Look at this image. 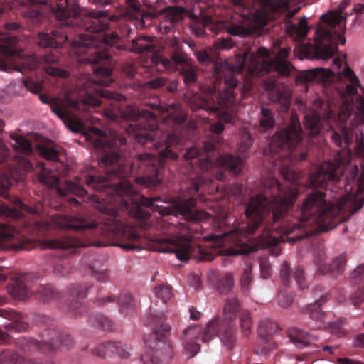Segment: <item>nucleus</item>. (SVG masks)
Returning <instances> with one entry per match:
<instances>
[{"label":"nucleus","instance_id":"obj_1","mask_svg":"<svg viewBox=\"0 0 364 364\" xmlns=\"http://www.w3.org/2000/svg\"><path fill=\"white\" fill-rule=\"evenodd\" d=\"M335 161H323L310 174L313 188H325L306 195L297 215L291 218L290 209L296 200V193L286 191L277 179L272 180V188L278 193L268 200L264 194L251 198L245 204V213L248 220L246 235H253L260 225L268 224L262 235L265 246H275L283 241L295 242L318 232L333 229L348 220L363 206L352 192L349 181H341L344 159L340 154Z\"/></svg>","mask_w":364,"mask_h":364},{"label":"nucleus","instance_id":"obj_2","mask_svg":"<svg viewBox=\"0 0 364 364\" xmlns=\"http://www.w3.org/2000/svg\"><path fill=\"white\" fill-rule=\"evenodd\" d=\"M102 220V223L87 222L77 217L56 214L50 223L36 220L34 226L41 232L48 231L52 225L75 230H92L95 235L110 241L102 245L117 246L126 250L140 249L141 235L133 226L122 221L116 210H109L103 214Z\"/></svg>","mask_w":364,"mask_h":364},{"label":"nucleus","instance_id":"obj_3","mask_svg":"<svg viewBox=\"0 0 364 364\" xmlns=\"http://www.w3.org/2000/svg\"><path fill=\"white\" fill-rule=\"evenodd\" d=\"M301 132L299 121L293 118L288 127L274 134L268 149L264 150L265 154L269 152L274 158V170L279 171L287 181L296 180V173L291 168L292 164L306 159L307 151L302 146Z\"/></svg>","mask_w":364,"mask_h":364},{"label":"nucleus","instance_id":"obj_4","mask_svg":"<svg viewBox=\"0 0 364 364\" xmlns=\"http://www.w3.org/2000/svg\"><path fill=\"white\" fill-rule=\"evenodd\" d=\"M18 38L11 34L0 35V70L6 72L33 70L38 68L45 70L48 75L66 78L69 73L55 65L59 60L56 52H50L42 55H25L16 48Z\"/></svg>","mask_w":364,"mask_h":364},{"label":"nucleus","instance_id":"obj_5","mask_svg":"<svg viewBox=\"0 0 364 364\" xmlns=\"http://www.w3.org/2000/svg\"><path fill=\"white\" fill-rule=\"evenodd\" d=\"M215 79L212 87L208 88V93L202 100L199 107L210 112L216 113L220 109H230L235 102V90L244 92L248 87L241 84V75L235 73L226 63L215 64Z\"/></svg>","mask_w":364,"mask_h":364},{"label":"nucleus","instance_id":"obj_6","mask_svg":"<svg viewBox=\"0 0 364 364\" xmlns=\"http://www.w3.org/2000/svg\"><path fill=\"white\" fill-rule=\"evenodd\" d=\"M291 53V48H282L274 58L268 59L269 51L264 47L259 48L257 53L247 52L244 54L241 68H247L252 76L262 77L275 71L281 76L290 75L293 66L287 59Z\"/></svg>","mask_w":364,"mask_h":364},{"label":"nucleus","instance_id":"obj_7","mask_svg":"<svg viewBox=\"0 0 364 364\" xmlns=\"http://www.w3.org/2000/svg\"><path fill=\"white\" fill-rule=\"evenodd\" d=\"M219 319H213L203 331L197 325H190L183 331L181 340L188 358H193L200 350V345L196 341V340L208 343L217 335L228 349L233 347L234 331L231 325L225 326V331H223V328H219Z\"/></svg>","mask_w":364,"mask_h":364},{"label":"nucleus","instance_id":"obj_8","mask_svg":"<svg viewBox=\"0 0 364 364\" xmlns=\"http://www.w3.org/2000/svg\"><path fill=\"white\" fill-rule=\"evenodd\" d=\"M343 18L341 16L328 14H323L321 16V21L327 23L331 27V30L319 26L315 32L314 51L317 58L329 59L338 50V43L341 46L345 45V37L335 31H333L337 25L341 23Z\"/></svg>","mask_w":364,"mask_h":364},{"label":"nucleus","instance_id":"obj_9","mask_svg":"<svg viewBox=\"0 0 364 364\" xmlns=\"http://www.w3.org/2000/svg\"><path fill=\"white\" fill-rule=\"evenodd\" d=\"M16 346L24 353L21 355L17 352L5 349L0 353V364H56L50 359L43 360L38 355L48 351L42 342L32 338L21 337L16 342Z\"/></svg>","mask_w":364,"mask_h":364},{"label":"nucleus","instance_id":"obj_10","mask_svg":"<svg viewBox=\"0 0 364 364\" xmlns=\"http://www.w3.org/2000/svg\"><path fill=\"white\" fill-rule=\"evenodd\" d=\"M164 313L154 314L151 312L144 319V323L152 328L151 340L156 355L163 363H168L173 357V348L171 343L166 339V336L171 331V326L164 319Z\"/></svg>","mask_w":364,"mask_h":364},{"label":"nucleus","instance_id":"obj_11","mask_svg":"<svg viewBox=\"0 0 364 364\" xmlns=\"http://www.w3.org/2000/svg\"><path fill=\"white\" fill-rule=\"evenodd\" d=\"M156 242L159 252H173L178 259L181 261H187L192 257L202 261H211L215 257L213 254L206 252L200 246L195 245L191 241L160 238Z\"/></svg>","mask_w":364,"mask_h":364},{"label":"nucleus","instance_id":"obj_12","mask_svg":"<svg viewBox=\"0 0 364 364\" xmlns=\"http://www.w3.org/2000/svg\"><path fill=\"white\" fill-rule=\"evenodd\" d=\"M306 0H272V9L274 12L286 13L288 20L285 23L286 32L292 38L301 40L305 38L309 31V27L305 18L300 19L299 25L293 23L290 19L300 11Z\"/></svg>","mask_w":364,"mask_h":364},{"label":"nucleus","instance_id":"obj_13","mask_svg":"<svg viewBox=\"0 0 364 364\" xmlns=\"http://www.w3.org/2000/svg\"><path fill=\"white\" fill-rule=\"evenodd\" d=\"M269 18V14L265 9H258L251 16H240L237 23L233 22L230 25L228 31L233 36H248L258 28L265 26Z\"/></svg>","mask_w":364,"mask_h":364},{"label":"nucleus","instance_id":"obj_14","mask_svg":"<svg viewBox=\"0 0 364 364\" xmlns=\"http://www.w3.org/2000/svg\"><path fill=\"white\" fill-rule=\"evenodd\" d=\"M40 321L46 328L41 333V338L48 351L52 352L57 348L63 347L70 348L75 345V341L71 336L60 333L53 327L54 320L47 315H42Z\"/></svg>","mask_w":364,"mask_h":364},{"label":"nucleus","instance_id":"obj_15","mask_svg":"<svg viewBox=\"0 0 364 364\" xmlns=\"http://www.w3.org/2000/svg\"><path fill=\"white\" fill-rule=\"evenodd\" d=\"M112 1H117L122 7V16L128 20L136 21L137 25L141 27L145 26L144 18L152 16L151 14L144 11L139 0H93V2L100 6H105Z\"/></svg>","mask_w":364,"mask_h":364},{"label":"nucleus","instance_id":"obj_16","mask_svg":"<svg viewBox=\"0 0 364 364\" xmlns=\"http://www.w3.org/2000/svg\"><path fill=\"white\" fill-rule=\"evenodd\" d=\"M31 168L32 164L26 157L15 156L10 167L9 176L0 175V195L5 196L12 186L13 181L22 180Z\"/></svg>","mask_w":364,"mask_h":364},{"label":"nucleus","instance_id":"obj_17","mask_svg":"<svg viewBox=\"0 0 364 364\" xmlns=\"http://www.w3.org/2000/svg\"><path fill=\"white\" fill-rule=\"evenodd\" d=\"M326 301L327 296L321 295L318 300L305 307L304 313L308 314L311 319L309 326L311 328L322 329L331 326V322L329 320L330 314L324 312L321 309V306Z\"/></svg>","mask_w":364,"mask_h":364},{"label":"nucleus","instance_id":"obj_18","mask_svg":"<svg viewBox=\"0 0 364 364\" xmlns=\"http://www.w3.org/2000/svg\"><path fill=\"white\" fill-rule=\"evenodd\" d=\"M85 135L87 140L90 141L93 145H125L127 142L125 137L120 136L111 131L108 134L107 131L102 130L95 126L89 127Z\"/></svg>","mask_w":364,"mask_h":364},{"label":"nucleus","instance_id":"obj_19","mask_svg":"<svg viewBox=\"0 0 364 364\" xmlns=\"http://www.w3.org/2000/svg\"><path fill=\"white\" fill-rule=\"evenodd\" d=\"M277 330V323L270 319L264 318L260 321L258 326V334L261 338V344L264 346L260 348L258 345L255 347L254 351L256 354L265 355L270 349L272 348V345L271 344L268 337L274 334Z\"/></svg>","mask_w":364,"mask_h":364},{"label":"nucleus","instance_id":"obj_20","mask_svg":"<svg viewBox=\"0 0 364 364\" xmlns=\"http://www.w3.org/2000/svg\"><path fill=\"white\" fill-rule=\"evenodd\" d=\"M279 275L282 284L284 287H288L294 279L300 289L308 287L304 270L301 267H298L293 271L287 262L283 261L281 264Z\"/></svg>","mask_w":364,"mask_h":364},{"label":"nucleus","instance_id":"obj_21","mask_svg":"<svg viewBox=\"0 0 364 364\" xmlns=\"http://www.w3.org/2000/svg\"><path fill=\"white\" fill-rule=\"evenodd\" d=\"M241 304L236 296H228L223 307V314L225 318L221 320L219 317L215 318L214 319H219V328H223L225 331V326L231 325L234 331V342L235 341V329L233 324V320L235 318L236 313L240 310Z\"/></svg>","mask_w":364,"mask_h":364},{"label":"nucleus","instance_id":"obj_22","mask_svg":"<svg viewBox=\"0 0 364 364\" xmlns=\"http://www.w3.org/2000/svg\"><path fill=\"white\" fill-rule=\"evenodd\" d=\"M160 63L167 70L172 72L176 70H181L183 67H186L191 65L188 62L185 52L178 46L173 47V51L171 54V58H161Z\"/></svg>","mask_w":364,"mask_h":364},{"label":"nucleus","instance_id":"obj_23","mask_svg":"<svg viewBox=\"0 0 364 364\" xmlns=\"http://www.w3.org/2000/svg\"><path fill=\"white\" fill-rule=\"evenodd\" d=\"M92 354L102 358L107 356L117 355L122 358H126L129 356V352L124 348L120 342L106 341L99 344L92 350Z\"/></svg>","mask_w":364,"mask_h":364},{"label":"nucleus","instance_id":"obj_24","mask_svg":"<svg viewBox=\"0 0 364 364\" xmlns=\"http://www.w3.org/2000/svg\"><path fill=\"white\" fill-rule=\"evenodd\" d=\"M269 93L270 100L280 105V111L286 112L289 110L291 105V93L287 88H275V82H272L267 85Z\"/></svg>","mask_w":364,"mask_h":364},{"label":"nucleus","instance_id":"obj_25","mask_svg":"<svg viewBox=\"0 0 364 364\" xmlns=\"http://www.w3.org/2000/svg\"><path fill=\"white\" fill-rule=\"evenodd\" d=\"M21 14L25 18L38 22L45 12L46 4L37 0H26L21 2Z\"/></svg>","mask_w":364,"mask_h":364},{"label":"nucleus","instance_id":"obj_26","mask_svg":"<svg viewBox=\"0 0 364 364\" xmlns=\"http://www.w3.org/2000/svg\"><path fill=\"white\" fill-rule=\"evenodd\" d=\"M13 207H9L6 205H0V216L4 215L12 218H21L23 216V213H36V210L33 208L23 203L20 198L14 197L12 199Z\"/></svg>","mask_w":364,"mask_h":364},{"label":"nucleus","instance_id":"obj_27","mask_svg":"<svg viewBox=\"0 0 364 364\" xmlns=\"http://www.w3.org/2000/svg\"><path fill=\"white\" fill-rule=\"evenodd\" d=\"M106 258L103 256L97 255L93 257L89 264L90 274L99 282L105 283L109 279V272L105 267Z\"/></svg>","mask_w":364,"mask_h":364},{"label":"nucleus","instance_id":"obj_28","mask_svg":"<svg viewBox=\"0 0 364 364\" xmlns=\"http://www.w3.org/2000/svg\"><path fill=\"white\" fill-rule=\"evenodd\" d=\"M216 164L218 166L229 170L234 175H239L242 171L243 159L233 154H225L218 157Z\"/></svg>","mask_w":364,"mask_h":364},{"label":"nucleus","instance_id":"obj_29","mask_svg":"<svg viewBox=\"0 0 364 364\" xmlns=\"http://www.w3.org/2000/svg\"><path fill=\"white\" fill-rule=\"evenodd\" d=\"M0 316L11 320V322L5 325L9 331L21 332L28 328V324L20 319L19 315L12 309H0Z\"/></svg>","mask_w":364,"mask_h":364},{"label":"nucleus","instance_id":"obj_30","mask_svg":"<svg viewBox=\"0 0 364 364\" xmlns=\"http://www.w3.org/2000/svg\"><path fill=\"white\" fill-rule=\"evenodd\" d=\"M346 264V257L341 255L336 257L330 264L319 266L318 274H330L331 277H337L344 272Z\"/></svg>","mask_w":364,"mask_h":364},{"label":"nucleus","instance_id":"obj_31","mask_svg":"<svg viewBox=\"0 0 364 364\" xmlns=\"http://www.w3.org/2000/svg\"><path fill=\"white\" fill-rule=\"evenodd\" d=\"M46 246L50 249L70 250L82 247L84 243L75 237L67 236L60 239L48 240Z\"/></svg>","mask_w":364,"mask_h":364},{"label":"nucleus","instance_id":"obj_32","mask_svg":"<svg viewBox=\"0 0 364 364\" xmlns=\"http://www.w3.org/2000/svg\"><path fill=\"white\" fill-rule=\"evenodd\" d=\"M63 294L51 284H42L36 291V297L43 303H50L60 299Z\"/></svg>","mask_w":364,"mask_h":364},{"label":"nucleus","instance_id":"obj_33","mask_svg":"<svg viewBox=\"0 0 364 364\" xmlns=\"http://www.w3.org/2000/svg\"><path fill=\"white\" fill-rule=\"evenodd\" d=\"M288 336L292 343L299 348H304L316 340L317 337L309 334L298 328H291L288 330Z\"/></svg>","mask_w":364,"mask_h":364},{"label":"nucleus","instance_id":"obj_34","mask_svg":"<svg viewBox=\"0 0 364 364\" xmlns=\"http://www.w3.org/2000/svg\"><path fill=\"white\" fill-rule=\"evenodd\" d=\"M323 118L318 111H314L304 117V126L311 136L318 135L320 133Z\"/></svg>","mask_w":364,"mask_h":364},{"label":"nucleus","instance_id":"obj_35","mask_svg":"<svg viewBox=\"0 0 364 364\" xmlns=\"http://www.w3.org/2000/svg\"><path fill=\"white\" fill-rule=\"evenodd\" d=\"M9 292L14 299L18 300H25L28 296V289L21 278L14 279L9 284Z\"/></svg>","mask_w":364,"mask_h":364},{"label":"nucleus","instance_id":"obj_36","mask_svg":"<svg viewBox=\"0 0 364 364\" xmlns=\"http://www.w3.org/2000/svg\"><path fill=\"white\" fill-rule=\"evenodd\" d=\"M334 73L330 70L323 68H317L309 70L304 76L306 81L316 80L322 82H328L333 77Z\"/></svg>","mask_w":364,"mask_h":364},{"label":"nucleus","instance_id":"obj_37","mask_svg":"<svg viewBox=\"0 0 364 364\" xmlns=\"http://www.w3.org/2000/svg\"><path fill=\"white\" fill-rule=\"evenodd\" d=\"M87 322L92 326L103 331H111L114 328L113 321L101 314H92L89 315Z\"/></svg>","mask_w":364,"mask_h":364},{"label":"nucleus","instance_id":"obj_38","mask_svg":"<svg viewBox=\"0 0 364 364\" xmlns=\"http://www.w3.org/2000/svg\"><path fill=\"white\" fill-rule=\"evenodd\" d=\"M41 171L38 175L39 181L50 187L57 186L60 183V178L52 170L46 168L43 162L38 163Z\"/></svg>","mask_w":364,"mask_h":364},{"label":"nucleus","instance_id":"obj_39","mask_svg":"<svg viewBox=\"0 0 364 364\" xmlns=\"http://www.w3.org/2000/svg\"><path fill=\"white\" fill-rule=\"evenodd\" d=\"M60 195L66 196L73 194L79 197L85 196L87 194V190L77 182L65 181L61 187L58 188Z\"/></svg>","mask_w":364,"mask_h":364},{"label":"nucleus","instance_id":"obj_40","mask_svg":"<svg viewBox=\"0 0 364 364\" xmlns=\"http://www.w3.org/2000/svg\"><path fill=\"white\" fill-rule=\"evenodd\" d=\"M93 288V284L90 282H80L72 284L67 288V294L71 296H76L78 299H85L90 290Z\"/></svg>","mask_w":364,"mask_h":364},{"label":"nucleus","instance_id":"obj_41","mask_svg":"<svg viewBox=\"0 0 364 364\" xmlns=\"http://www.w3.org/2000/svg\"><path fill=\"white\" fill-rule=\"evenodd\" d=\"M275 118L273 112L265 107H262L259 117V127L264 132L272 129L275 126Z\"/></svg>","mask_w":364,"mask_h":364},{"label":"nucleus","instance_id":"obj_42","mask_svg":"<svg viewBox=\"0 0 364 364\" xmlns=\"http://www.w3.org/2000/svg\"><path fill=\"white\" fill-rule=\"evenodd\" d=\"M39 154L46 160L52 161H60V151L53 143L39 144L37 146Z\"/></svg>","mask_w":364,"mask_h":364},{"label":"nucleus","instance_id":"obj_43","mask_svg":"<svg viewBox=\"0 0 364 364\" xmlns=\"http://www.w3.org/2000/svg\"><path fill=\"white\" fill-rule=\"evenodd\" d=\"M132 47L129 49L130 51L137 53L151 51L154 46L152 40L150 37L141 36L137 38L133 39Z\"/></svg>","mask_w":364,"mask_h":364},{"label":"nucleus","instance_id":"obj_44","mask_svg":"<svg viewBox=\"0 0 364 364\" xmlns=\"http://www.w3.org/2000/svg\"><path fill=\"white\" fill-rule=\"evenodd\" d=\"M239 136L238 149L240 153L245 154L250 149L253 141L250 129L246 127L240 129Z\"/></svg>","mask_w":364,"mask_h":364},{"label":"nucleus","instance_id":"obj_45","mask_svg":"<svg viewBox=\"0 0 364 364\" xmlns=\"http://www.w3.org/2000/svg\"><path fill=\"white\" fill-rule=\"evenodd\" d=\"M65 311L71 317L77 318L81 316L85 311V307L82 302L77 299L68 300L64 306Z\"/></svg>","mask_w":364,"mask_h":364},{"label":"nucleus","instance_id":"obj_46","mask_svg":"<svg viewBox=\"0 0 364 364\" xmlns=\"http://www.w3.org/2000/svg\"><path fill=\"white\" fill-rule=\"evenodd\" d=\"M11 138L15 142L13 146L17 152L26 155H31L33 153L32 144L26 137L12 134Z\"/></svg>","mask_w":364,"mask_h":364},{"label":"nucleus","instance_id":"obj_47","mask_svg":"<svg viewBox=\"0 0 364 364\" xmlns=\"http://www.w3.org/2000/svg\"><path fill=\"white\" fill-rule=\"evenodd\" d=\"M343 75L350 82V84L346 85V94L349 95H355L357 92V87L360 85L358 78L355 73L348 66L343 69Z\"/></svg>","mask_w":364,"mask_h":364},{"label":"nucleus","instance_id":"obj_48","mask_svg":"<svg viewBox=\"0 0 364 364\" xmlns=\"http://www.w3.org/2000/svg\"><path fill=\"white\" fill-rule=\"evenodd\" d=\"M341 132V133L335 131L332 132L331 139L334 144L337 146L341 147L343 140L346 146L350 145L353 141L351 132L346 127H343Z\"/></svg>","mask_w":364,"mask_h":364},{"label":"nucleus","instance_id":"obj_49","mask_svg":"<svg viewBox=\"0 0 364 364\" xmlns=\"http://www.w3.org/2000/svg\"><path fill=\"white\" fill-rule=\"evenodd\" d=\"M233 286L234 279L231 273H226L217 282V290L221 294H227L230 292Z\"/></svg>","mask_w":364,"mask_h":364},{"label":"nucleus","instance_id":"obj_50","mask_svg":"<svg viewBox=\"0 0 364 364\" xmlns=\"http://www.w3.org/2000/svg\"><path fill=\"white\" fill-rule=\"evenodd\" d=\"M180 73L183 76V82L186 87L193 85L197 81V75L195 68L189 65L179 70Z\"/></svg>","mask_w":364,"mask_h":364},{"label":"nucleus","instance_id":"obj_51","mask_svg":"<svg viewBox=\"0 0 364 364\" xmlns=\"http://www.w3.org/2000/svg\"><path fill=\"white\" fill-rule=\"evenodd\" d=\"M239 318L242 331L247 337L250 334L252 328V317L250 311L246 309L241 310Z\"/></svg>","mask_w":364,"mask_h":364},{"label":"nucleus","instance_id":"obj_52","mask_svg":"<svg viewBox=\"0 0 364 364\" xmlns=\"http://www.w3.org/2000/svg\"><path fill=\"white\" fill-rule=\"evenodd\" d=\"M349 301L355 308L364 309V283L350 295Z\"/></svg>","mask_w":364,"mask_h":364},{"label":"nucleus","instance_id":"obj_53","mask_svg":"<svg viewBox=\"0 0 364 364\" xmlns=\"http://www.w3.org/2000/svg\"><path fill=\"white\" fill-rule=\"evenodd\" d=\"M23 83L25 87L31 92L35 94H39V99L43 103H49V99L46 95L40 94V92L42 90V85L41 83L34 82L31 79L25 80Z\"/></svg>","mask_w":364,"mask_h":364},{"label":"nucleus","instance_id":"obj_54","mask_svg":"<svg viewBox=\"0 0 364 364\" xmlns=\"http://www.w3.org/2000/svg\"><path fill=\"white\" fill-rule=\"evenodd\" d=\"M363 123L354 131L355 141V151L358 155L364 158V134L362 130Z\"/></svg>","mask_w":364,"mask_h":364},{"label":"nucleus","instance_id":"obj_55","mask_svg":"<svg viewBox=\"0 0 364 364\" xmlns=\"http://www.w3.org/2000/svg\"><path fill=\"white\" fill-rule=\"evenodd\" d=\"M71 265L67 261H58L53 266V274L58 277H65L71 272Z\"/></svg>","mask_w":364,"mask_h":364},{"label":"nucleus","instance_id":"obj_56","mask_svg":"<svg viewBox=\"0 0 364 364\" xmlns=\"http://www.w3.org/2000/svg\"><path fill=\"white\" fill-rule=\"evenodd\" d=\"M141 360L143 364H159L161 361L159 357L156 355L151 343L149 344V347L146 351L141 355Z\"/></svg>","mask_w":364,"mask_h":364},{"label":"nucleus","instance_id":"obj_57","mask_svg":"<svg viewBox=\"0 0 364 364\" xmlns=\"http://www.w3.org/2000/svg\"><path fill=\"white\" fill-rule=\"evenodd\" d=\"M117 304L119 305L121 311L124 309H133L134 306L133 296L129 292H121L117 297Z\"/></svg>","mask_w":364,"mask_h":364},{"label":"nucleus","instance_id":"obj_58","mask_svg":"<svg viewBox=\"0 0 364 364\" xmlns=\"http://www.w3.org/2000/svg\"><path fill=\"white\" fill-rule=\"evenodd\" d=\"M154 293L157 298L162 300L164 304L172 296L171 288L165 285L156 286L154 289Z\"/></svg>","mask_w":364,"mask_h":364},{"label":"nucleus","instance_id":"obj_59","mask_svg":"<svg viewBox=\"0 0 364 364\" xmlns=\"http://www.w3.org/2000/svg\"><path fill=\"white\" fill-rule=\"evenodd\" d=\"M294 296L291 293L286 290H280L277 296L278 304L282 308H287L291 305Z\"/></svg>","mask_w":364,"mask_h":364},{"label":"nucleus","instance_id":"obj_60","mask_svg":"<svg viewBox=\"0 0 364 364\" xmlns=\"http://www.w3.org/2000/svg\"><path fill=\"white\" fill-rule=\"evenodd\" d=\"M326 259V252L322 245L318 246L314 250V262L317 267V272L318 273V267L321 265H326L324 263Z\"/></svg>","mask_w":364,"mask_h":364},{"label":"nucleus","instance_id":"obj_61","mask_svg":"<svg viewBox=\"0 0 364 364\" xmlns=\"http://www.w3.org/2000/svg\"><path fill=\"white\" fill-rule=\"evenodd\" d=\"M350 279L353 284H357L364 279V264L358 266L351 272Z\"/></svg>","mask_w":364,"mask_h":364},{"label":"nucleus","instance_id":"obj_62","mask_svg":"<svg viewBox=\"0 0 364 364\" xmlns=\"http://www.w3.org/2000/svg\"><path fill=\"white\" fill-rule=\"evenodd\" d=\"M252 282V273H251V267H246L244 269L243 273L240 279L241 287L243 291L245 289L247 290L249 285Z\"/></svg>","mask_w":364,"mask_h":364},{"label":"nucleus","instance_id":"obj_63","mask_svg":"<svg viewBox=\"0 0 364 364\" xmlns=\"http://www.w3.org/2000/svg\"><path fill=\"white\" fill-rule=\"evenodd\" d=\"M117 300V298L114 294H110L107 296H97L95 299H93V304H95L97 306H104L107 303H112L116 301Z\"/></svg>","mask_w":364,"mask_h":364},{"label":"nucleus","instance_id":"obj_64","mask_svg":"<svg viewBox=\"0 0 364 364\" xmlns=\"http://www.w3.org/2000/svg\"><path fill=\"white\" fill-rule=\"evenodd\" d=\"M259 267H260L261 276L262 278L267 279L271 275V274H272L271 266L267 260H260Z\"/></svg>","mask_w":364,"mask_h":364}]
</instances>
